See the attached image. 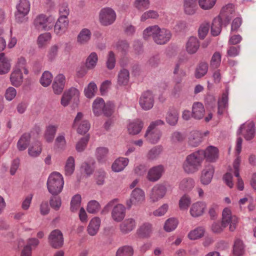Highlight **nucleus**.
Returning <instances> with one entry per match:
<instances>
[{
  "label": "nucleus",
  "mask_w": 256,
  "mask_h": 256,
  "mask_svg": "<svg viewBox=\"0 0 256 256\" xmlns=\"http://www.w3.org/2000/svg\"><path fill=\"white\" fill-rule=\"evenodd\" d=\"M202 150L196 151L186 156L183 164V168L188 174H193L200 169L204 160Z\"/></svg>",
  "instance_id": "1"
},
{
  "label": "nucleus",
  "mask_w": 256,
  "mask_h": 256,
  "mask_svg": "<svg viewBox=\"0 0 256 256\" xmlns=\"http://www.w3.org/2000/svg\"><path fill=\"white\" fill-rule=\"evenodd\" d=\"M144 38L152 36L156 44H164L170 40L171 34L166 29L160 28L158 26H154L148 28L144 30Z\"/></svg>",
  "instance_id": "2"
},
{
  "label": "nucleus",
  "mask_w": 256,
  "mask_h": 256,
  "mask_svg": "<svg viewBox=\"0 0 256 256\" xmlns=\"http://www.w3.org/2000/svg\"><path fill=\"white\" fill-rule=\"evenodd\" d=\"M64 184L62 176L56 172H52L49 176L47 182L48 192L52 195H57L62 192Z\"/></svg>",
  "instance_id": "3"
},
{
  "label": "nucleus",
  "mask_w": 256,
  "mask_h": 256,
  "mask_svg": "<svg viewBox=\"0 0 256 256\" xmlns=\"http://www.w3.org/2000/svg\"><path fill=\"white\" fill-rule=\"evenodd\" d=\"M242 140L241 138H238L236 140V154L237 155L236 158L233 162L234 176L238 178L237 188L240 190H242L244 188V184L240 176L239 167L240 163V157L238 156L242 150Z\"/></svg>",
  "instance_id": "4"
},
{
  "label": "nucleus",
  "mask_w": 256,
  "mask_h": 256,
  "mask_svg": "<svg viewBox=\"0 0 256 256\" xmlns=\"http://www.w3.org/2000/svg\"><path fill=\"white\" fill-rule=\"evenodd\" d=\"M54 22V19L52 16L40 14L34 18L33 24L36 29L46 30L50 29Z\"/></svg>",
  "instance_id": "5"
},
{
  "label": "nucleus",
  "mask_w": 256,
  "mask_h": 256,
  "mask_svg": "<svg viewBox=\"0 0 256 256\" xmlns=\"http://www.w3.org/2000/svg\"><path fill=\"white\" fill-rule=\"evenodd\" d=\"M206 110L203 104L200 102H195L192 106V117L198 120L204 118L206 122H208L212 118V114L211 112L208 113L204 117Z\"/></svg>",
  "instance_id": "6"
},
{
  "label": "nucleus",
  "mask_w": 256,
  "mask_h": 256,
  "mask_svg": "<svg viewBox=\"0 0 256 256\" xmlns=\"http://www.w3.org/2000/svg\"><path fill=\"white\" fill-rule=\"evenodd\" d=\"M164 124L163 121L161 120H157L155 122H152L148 126L146 133L144 135L146 138L150 142L154 144L156 143L160 138V132L157 130H154V128L156 126L162 125Z\"/></svg>",
  "instance_id": "7"
},
{
  "label": "nucleus",
  "mask_w": 256,
  "mask_h": 256,
  "mask_svg": "<svg viewBox=\"0 0 256 256\" xmlns=\"http://www.w3.org/2000/svg\"><path fill=\"white\" fill-rule=\"evenodd\" d=\"M116 18V14L111 8H102L100 14V20L104 26H108L112 24Z\"/></svg>",
  "instance_id": "8"
},
{
  "label": "nucleus",
  "mask_w": 256,
  "mask_h": 256,
  "mask_svg": "<svg viewBox=\"0 0 256 256\" xmlns=\"http://www.w3.org/2000/svg\"><path fill=\"white\" fill-rule=\"evenodd\" d=\"M82 114L78 112L73 124V126L76 128L77 132L80 134L87 132L90 128L89 122L86 120H82Z\"/></svg>",
  "instance_id": "9"
},
{
  "label": "nucleus",
  "mask_w": 256,
  "mask_h": 256,
  "mask_svg": "<svg viewBox=\"0 0 256 256\" xmlns=\"http://www.w3.org/2000/svg\"><path fill=\"white\" fill-rule=\"evenodd\" d=\"M79 95L78 90L76 88H72L64 93L61 98V104L64 106H66L71 100H77L78 99Z\"/></svg>",
  "instance_id": "10"
},
{
  "label": "nucleus",
  "mask_w": 256,
  "mask_h": 256,
  "mask_svg": "<svg viewBox=\"0 0 256 256\" xmlns=\"http://www.w3.org/2000/svg\"><path fill=\"white\" fill-rule=\"evenodd\" d=\"M49 242L55 248L62 247L64 243L63 236L62 232L58 230L52 231L49 236Z\"/></svg>",
  "instance_id": "11"
},
{
  "label": "nucleus",
  "mask_w": 256,
  "mask_h": 256,
  "mask_svg": "<svg viewBox=\"0 0 256 256\" xmlns=\"http://www.w3.org/2000/svg\"><path fill=\"white\" fill-rule=\"evenodd\" d=\"M145 198L144 192L140 188H135L132 192L129 200L126 202L128 208H130L132 204H136L142 202Z\"/></svg>",
  "instance_id": "12"
},
{
  "label": "nucleus",
  "mask_w": 256,
  "mask_h": 256,
  "mask_svg": "<svg viewBox=\"0 0 256 256\" xmlns=\"http://www.w3.org/2000/svg\"><path fill=\"white\" fill-rule=\"evenodd\" d=\"M238 218L234 214H232L231 210L225 208V228L228 226L230 231L234 232L237 226Z\"/></svg>",
  "instance_id": "13"
},
{
  "label": "nucleus",
  "mask_w": 256,
  "mask_h": 256,
  "mask_svg": "<svg viewBox=\"0 0 256 256\" xmlns=\"http://www.w3.org/2000/svg\"><path fill=\"white\" fill-rule=\"evenodd\" d=\"M254 124L252 122L244 124L240 126L239 132L244 136L246 140H250L254 136Z\"/></svg>",
  "instance_id": "14"
},
{
  "label": "nucleus",
  "mask_w": 256,
  "mask_h": 256,
  "mask_svg": "<svg viewBox=\"0 0 256 256\" xmlns=\"http://www.w3.org/2000/svg\"><path fill=\"white\" fill-rule=\"evenodd\" d=\"M154 98L150 91L148 90L143 93L140 100V104L142 108L148 110L154 106Z\"/></svg>",
  "instance_id": "15"
},
{
  "label": "nucleus",
  "mask_w": 256,
  "mask_h": 256,
  "mask_svg": "<svg viewBox=\"0 0 256 256\" xmlns=\"http://www.w3.org/2000/svg\"><path fill=\"white\" fill-rule=\"evenodd\" d=\"M166 192V187L162 184H156L152 190L150 198L154 202L162 198Z\"/></svg>",
  "instance_id": "16"
},
{
  "label": "nucleus",
  "mask_w": 256,
  "mask_h": 256,
  "mask_svg": "<svg viewBox=\"0 0 256 256\" xmlns=\"http://www.w3.org/2000/svg\"><path fill=\"white\" fill-rule=\"evenodd\" d=\"M246 254V245L239 238H235L232 246V256H244Z\"/></svg>",
  "instance_id": "17"
},
{
  "label": "nucleus",
  "mask_w": 256,
  "mask_h": 256,
  "mask_svg": "<svg viewBox=\"0 0 256 256\" xmlns=\"http://www.w3.org/2000/svg\"><path fill=\"white\" fill-rule=\"evenodd\" d=\"M164 170L162 165L154 166L149 170L147 178L151 182H156L161 178Z\"/></svg>",
  "instance_id": "18"
},
{
  "label": "nucleus",
  "mask_w": 256,
  "mask_h": 256,
  "mask_svg": "<svg viewBox=\"0 0 256 256\" xmlns=\"http://www.w3.org/2000/svg\"><path fill=\"white\" fill-rule=\"evenodd\" d=\"M214 168L212 165L206 166L202 171L200 182L204 185L210 184L212 178Z\"/></svg>",
  "instance_id": "19"
},
{
  "label": "nucleus",
  "mask_w": 256,
  "mask_h": 256,
  "mask_svg": "<svg viewBox=\"0 0 256 256\" xmlns=\"http://www.w3.org/2000/svg\"><path fill=\"white\" fill-rule=\"evenodd\" d=\"M93 111L96 115L98 116L102 112L105 114H108L110 112H110H106V107L104 100L102 98H97L93 103Z\"/></svg>",
  "instance_id": "20"
},
{
  "label": "nucleus",
  "mask_w": 256,
  "mask_h": 256,
  "mask_svg": "<svg viewBox=\"0 0 256 256\" xmlns=\"http://www.w3.org/2000/svg\"><path fill=\"white\" fill-rule=\"evenodd\" d=\"M30 2L28 0H20L16 6L17 18L20 17L19 15L23 17L26 16L30 12Z\"/></svg>",
  "instance_id": "21"
},
{
  "label": "nucleus",
  "mask_w": 256,
  "mask_h": 256,
  "mask_svg": "<svg viewBox=\"0 0 256 256\" xmlns=\"http://www.w3.org/2000/svg\"><path fill=\"white\" fill-rule=\"evenodd\" d=\"M65 84V77L63 74L57 76L52 84V88L56 94H60L62 92Z\"/></svg>",
  "instance_id": "22"
},
{
  "label": "nucleus",
  "mask_w": 256,
  "mask_h": 256,
  "mask_svg": "<svg viewBox=\"0 0 256 256\" xmlns=\"http://www.w3.org/2000/svg\"><path fill=\"white\" fill-rule=\"evenodd\" d=\"M68 20L66 17L60 16L54 26V32L58 34L64 33L68 26Z\"/></svg>",
  "instance_id": "23"
},
{
  "label": "nucleus",
  "mask_w": 256,
  "mask_h": 256,
  "mask_svg": "<svg viewBox=\"0 0 256 256\" xmlns=\"http://www.w3.org/2000/svg\"><path fill=\"white\" fill-rule=\"evenodd\" d=\"M206 208V204L203 202H196L193 204L190 209V214L194 217L202 216Z\"/></svg>",
  "instance_id": "24"
},
{
  "label": "nucleus",
  "mask_w": 256,
  "mask_h": 256,
  "mask_svg": "<svg viewBox=\"0 0 256 256\" xmlns=\"http://www.w3.org/2000/svg\"><path fill=\"white\" fill-rule=\"evenodd\" d=\"M204 154V158L210 162L215 161L218 157V148L212 146H210L204 150H202Z\"/></svg>",
  "instance_id": "25"
},
{
  "label": "nucleus",
  "mask_w": 256,
  "mask_h": 256,
  "mask_svg": "<svg viewBox=\"0 0 256 256\" xmlns=\"http://www.w3.org/2000/svg\"><path fill=\"white\" fill-rule=\"evenodd\" d=\"M112 216L114 220L121 221L125 216L124 206L121 204L116 206L112 210Z\"/></svg>",
  "instance_id": "26"
},
{
  "label": "nucleus",
  "mask_w": 256,
  "mask_h": 256,
  "mask_svg": "<svg viewBox=\"0 0 256 256\" xmlns=\"http://www.w3.org/2000/svg\"><path fill=\"white\" fill-rule=\"evenodd\" d=\"M203 134L198 130L192 131L188 136V144L192 146H197L202 141Z\"/></svg>",
  "instance_id": "27"
},
{
  "label": "nucleus",
  "mask_w": 256,
  "mask_h": 256,
  "mask_svg": "<svg viewBox=\"0 0 256 256\" xmlns=\"http://www.w3.org/2000/svg\"><path fill=\"white\" fill-rule=\"evenodd\" d=\"M143 122L139 120L136 119L133 122H130L128 126V132L130 134L135 135L140 132L143 128Z\"/></svg>",
  "instance_id": "28"
},
{
  "label": "nucleus",
  "mask_w": 256,
  "mask_h": 256,
  "mask_svg": "<svg viewBox=\"0 0 256 256\" xmlns=\"http://www.w3.org/2000/svg\"><path fill=\"white\" fill-rule=\"evenodd\" d=\"M222 18L221 14L214 18L211 27V34L214 36H218L222 30Z\"/></svg>",
  "instance_id": "29"
},
{
  "label": "nucleus",
  "mask_w": 256,
  "mask_h": 256,
  "mask_svg": "<svg viewBox=\"0 0 256 256\" xmlns=\"http://www.w3.org/2000/svg\"><path fill=\"white\" fill-rule=\"evenodd\" d=\"M200 47V43L195 37H190L186 44V52L190 54H193L196 52Z\"/></svg>",
  "instance_id": "30"
},
{
  "label": "nucleus",
  "mask_w": 256,
  "mask_h": 256,
  "mask_svg": "<svg viewBox=\"0 0 256 256\" xmlns=\"http://www.w3.org/2000/svg\"><path fill=\"white\" fill-rule=\"evenodd\" d=\"M135 220L132 218L126 219L120 225V229L124 233H128L136 227Z\"/></svg>",
  "instance_id": "31"
},
{
  "label": "nucleus",
  "mask_w": 256,
  "mask_h": 256,
  "mask_svg": "<svg viewBox=\"0 0 256 256\" xmlns=\"http://www.w3.org/2000/svg\"><path fill=\"white\" fill-rule=\"evenodd\" d=\"M100 220L98 217H94L90 220L88 228V233L91 236L95 235L100 226Z\"/></svg>",
  "instance_id": "32"
},
{
  "label": "nucleus",
  "mask_w": 256,
  "mask_h": 256,
  "mask_svg": "<svg viewBox=\"0 0 256 256\" xmlns=\"http://www.w3.org/2000/svg\"><path fill=\"white\" fill-rule=\"evenodd\" d=\"M10 64L4 53L0 54V74L8 73L10 70Z\"/></svg>",
  "instance_id": "33"
},
{
  "label": "nucleus",
  "mask_w": 256,
  "mask_h": 256,
  "mask_svg": "<svg viewBox=\"0 0 256 256\" xmlns=\"http://www.w3.org/2000/svg\"><path fill=\"white\" fill-rule=\"evenodd\" d=\"M128 160L124 158H119L112 164V170L116 172H120L128 165Z\"/></svg>",
  "instance_id": "34"
},
{
  "label": "nucleus",
  "mask_w": 256,
  "mask_h": 256,
  "mask_svg": "<svg viewBox=\"0 0 256 256\" xmlns=\"http://www.w3.org/2000/svg\"><path fill=\"white\" fill-rule=\"evenodd\" d=\"M10 80L13 86H20L23 80L21 70H14L11 74Z\"/></svg>",
  "instance_id": "35"
},
{
  "label": "nucleus",
  "mask_w": 256,
  "mask_h": 256,
  "mask_svg": "<svg viewBox=\"0 0 256 256\" xmlns=\"http://www.w3.org/2000/svg\"><path fill=\"white\" fill-rule=\"evenodd\" d=\"M30 140V135L28 133L23 134L17 144V147L19 150H25L29 145Z\"/></svg>",
  "instance_id": "36"
},
{
  "label": "nucleus",
  "mask_w": 256,
  "mask_h": 256,
  "mask_svg": "<svg viewBox=\"0 0 256 256\" xmlns=\"http://www.w3.org/2000/svg\"><path fill=\"white\" fill-rule=\"evenodd\" d=\"M152 232V225L148 223L142 224L137 230V234L140 238H148Z\"/></svg>",
  "instance_id": "37"
},
{
  "label": "nucleus",
  "mask_w": 256,
  "mask_h": 256,
  "mask_svg": "<svg viewBox=\"0 0 256 256\" xmlns=\"http://www.w3.org/2000/svg\"><path fill=\"white\" fill-rule=\"evenodd\" d=\"M130 79L129 72L126 69L121 70L118 75V83L120 86H126L128 83Z\"/></svg>",
  "instance_id": "38"
},
{
  "label": "nucleus",
  "mask_w": 256,
  "mask_h": 256,
  "mask_svg": "<svg viewBox=\"0 0 256 256\" xmlns=\"http://www.w3.org/2000/svg\"><path fill=\"white\" fill-rule=\"evenodd\" d=\"M198 0H184V8L186 13L188 14H193L195 12L197 6Z\"/></svg>",
  "instance_id": "39"
},
{
  "label": "nucleus",
  "mask_w": 256,
  "mask_h": 256,
  "mask_svg": "<svg viewBox=\"0 0 256 256\" xmlns=\"http://www.w3.org/2000/svg\"><path fill=\"white\" fill-rule=\"evenodd\" d=\"M208 70V64L204 62H202L199 64L195 72V76L196 78H200L204 76Z\"/></svg>",
  "instance_id": "40"
},
{
  "label": "nucleus",
  "mask_w": 256,
  "mask_h": 256,
  "mask_svg": "<svg viewBox=\"0 0 256 256\" xmlns=\"http://www.w3.org/2000/svg\"><path fill=\"white\" fill-rule=\"evenodd\" d=\"M52 36L50 33L45 32L40 34L37 40V44L39 48H42L46 46L51 40Z\"/></svg>",
  "instance_id": "41"
},
{
  "label": "nucleus",
  "mask_w": 256,
  "mask_h": 256,
  "mask_svg": "<svg viewBox=\"0 0 256 256\" xmlns=\"http://www.w3.org/2000/svg\"><path fill=\"white\" fill-rule=\"evenodd\" d=\"M91 33L88 29H83L79 34L78 36V42L81 44L87 42L90 38Z\"/></svg>",
  "instance_id": "42"
},
{
  "label": "nucleus",
  "mask_w": 256,
  "mask_h": 256,
  "mask_svg": "<svg viewBox=\"0 0 256 256\" xmlns=\"http://www.w3.org/2000/svg\"><path fill=\"white\" fill-rule=\"evenodd\" d=\"M98 57L96 53L92 52L88 56L86 62V66L88 69L94 68L97 63Z\"/></svg>",
  "instance_id": "43"
},
{
  "label": "nucleus",
  "mask_w": 256,
  "mask_h": 256,
  "mask_svg": "<svg viewBox=\"0 0 256 256\" xmlns=\"http://www.w3.org/2000/svg\"><path fill=\"white\" fill-rule=\"evenodd\" d=\"M42 150V144L40 142H36L32 144L28 149V154L33 157H36L40 155Z\"/></svg>",
  "instance_id": "44"
},
{
  "label": "nucleus",
  "mask_w": 256,
  "mask_h": 256,
  "mask_svg": "<svg viewBox=\"0 0 256 256\" xmlns=\"http://www.w3.org/2000/svg\"><path fill=\"white\" fill-rule=\"evenodd\" d=\"M194 186V180L192 179H184L180 184V188L183 191H188L192 190Z\"/></svg>",
  "instance_id": "45"
},
{
  "label": "nucleus",
  "mask_w": 256,
  "mask_h": 256,
  "mask_svg": "<svg viewBox=\"0 0 256 256\" xmlns=\"http://www.w3.org/2000/svg\"><path fill=\"white\" fill-rule=\"evenodd\" d=\"M56 128L57 127L53 126H49L47 127L44 134V138L47 142H50L53 140Z\"/></svg>",
  "instance_id": "46"
},
{
  "label": "nucleus",
  "mask_w": 256,
  "mask_h": 256,
  "mask_svg": "<svg viewBox=\"0 0 256 256\" xmlns=\"http://www.w3.org/2000/svg\"><path fill=\"white\" fill-rule=\"evenodd\" d=\"M204 230L202 227H198L190 231L188 235L191 240H196L204 236Z\"/></svg>",
  "instance_id": "47"
},
{
  "label": "nucleus",
  "mask_w": 256,
  "mask_h": 256,
  "mask_svg": "<svg viewBox=\"0 0 256 256\" xmlns=\"http://www.w3.org/2000/svg\"><path fill=\"white\" fill-rule=\"evenodd\" d=\"M65 172L66 175H71L74 172V160L72 156H70L66 164Z\"/></svg>",
  "instance_id": "48"
},
{
  "label": "nucleus",
  "mask_w": 256,
  "mask_h": 256,
  "mask_svg": "<svg viewBox=\"0 0 256 256\" xmlns=\"http://www.w3.org/2000/svg\"><path fill=\"white\" fill-rule=\"evenodd\" d=\"M98 90L96 85L94 82H90L84 90L85 96L88 98L93 97Z\"/></svg>",
  "instance_id": "49"
},
{
  "label": "nucleus",
  "mask_w": 256,
  "mask_h": 256,
  "mask_svg": "<svg viewBox=\"0 0 256 256\" xmlns=\"http://www.w3.org/2000/svg\"><path fill=\"white\" fill-rule=\"evenodd\" d=\"M134 250L131 246H124L118 249L116 256H132Z\"/></svg>",
  "instance_id": "50"
},
{
  "label": "nucleus",
  "mask_w": 256,
  "mask_h": 256,
  "mask_svg": "<svg viewBox=\"0 0 256 256\" xmlns=\"http://www.w3.org/2000/svg\"><path fill=\"white\" fill-rule=\"evenodd\" d=\"M178 114L174 110H170L167 114L166 120L167 122L171 125H174L176 124L178 120Z\"/></svg>",
  "instance_id": "51"
},
{
  "label": "nucleus",
  "mask_w": 256,
  "mask_h": 256,
  "mask_svg": "<svg viewBox=\"0 0 256 256\" xmlns=\"http://www.w3.org/2000/svg\"><path fill=\"white\" fill-rule=\"evenodd\" d=\"M178 224V221L177 220L174 218H170L166 222L164 229L166 232H171L176 228Z\"/></svg>",
  "instance_id": "52"
},
{
  "label": "nucleus",
  "mask_w": 256,
  "mask_h": 256,
  "mask_svg": "<svg viewBox=\"0 0 256 256\" xmlns=\"http://www.w3.org/2000/svg\"><path fill=\"white\" fill-rule=\"evenodd\" d=\"M81 199V196L80 194H76L72 197L70 203L72 212H75L78 209L80 205Z\"/></svg>",
  "instance_id": "53"
},
{
  "label": "nucleus",
  "mask_w": 256,
  "mask_h": 256,
  "mask_svg": "<svg viewBox=\"0 0 256 256\" xmlns=\"http://www.w3.org/2000/svg\"><path fill=\"white\" fill-rule=\"evenodd\" d=\"M222 56L218 52H216L214 54L210 62V67L216 68L220 64Z\"/></svg>",
  "instance_id": "54"
},
{
  "label": "nucleus",
  "mask_w": 256,
  "mask_h": 256,
  "mask_svg": "<svg viewBox=\"0 0 256 256\" xmlns=\"http://www.w3.org/2000/svg\"><path fill=\"white\" fill-rule=\"evenodd\" d=\"M52 79V74L48 71L44 72L40 80V82L44 86H49Z\"/></svg>",
  "instance_id": "55"
},
{
  "label": "nucleus",
  "mask_w": 256,
  "mask_h": 256,
  "mask_svg": "<svg viewBox=\"0 0 256 256\" xmlns=\"http://www.w3.org/2000/svg\"><path fill=\"white\" fill-rule=\"evenodd\" d=\"M86 210L89 213L95 214L100 210V205L96 200H91L88 203Z\"/></svg>",
  "instance_id": "56"
},
{
  "label": "nucleus",
  "mask_w": 256,
  "mask_h": 256,
  "mask_svg": "<svg viewBox=\"0 0 256 256\" xmlns=\"http://www.w3.org/2000/svg\"><path fill=\"white\" fill-rule=\"evenodd\" d=\"M191 202L190 198L187 195L183 196L179 200L178 206L181 210L188 209Z\"/></svg>",
  "instance_id": "57"
},
{
  "label": "nucleus",
  "mask_w": 256,
  "mask_h": 256,
  "mask_svg": "<svg viewBox=\"0 0 256 256\" xmlns=\"http://www.w3.org/2000/svg\"><path fill=\"white\" fill-rule=\"evenodd\" d=\"M90 136H86L82 138L76 144V148L78 152H82L87 146L89 140Z\"/></svg>",
  "instance_id": "58"
},
{
  "label": "nucleus",
  "mask_w": 256,
  "mask_h": 256,
  "mask_svg": "<svg viewBox=\"0 0 256 256\" xmlns=\"http://www.w3.org/2000/svg\"><path fill=\"white\" fill-rule=\"evenodd\" d=\"M134 6L138 10L143 11L149 8V0H136L134 4Z\"/></svg>",
  "instance_id": "59"
},
{
  "label": "nucleus",
  "mask_w": 256,
  "mask_h": 256,
  "mask_svg": "<svg viewBox=\"0 0 256 256\" xmlns=\"http://www.w3.org/2000/svg\"><path fill=\"white\" fill-rule=\"evenodd\" d=\"M216 0H199L200 7L204 10H209L212 8L216 3Z\"/></svg>",
  "instance_id": "60"
},
{
  "label": "nucleus",
  "mask_w": 256,
  "mask_h": 256,
  "mask_svg": "<svg viewBox=\"0 0 256 256\" xmlns=\"http://www.w3.org/2000/svg\"><path fill=\"white\" fill-rule=\"evenodd\" d=\"M224 223V210L222 212V218L220 222H214L212 227V230L215 233H220L222 232Z\"/></svg>",
  "instance_id": "61"
},
{
  "label": "nucleus",
  "mask_w": 256,
  "mask_h": 256,
  "mask_svg": "<svg viewBox=\"0 0 256 256\" xmlns=\"http://www.w3.org/2000/svg\"><path fill=\"white\" fill-rule=\"evenodd\" d=\"M186 138L185 136L178 132H174L172 136L171 140L173 143L181 142Z\"/></svg>",
  "instance_id": "62"
},
{
  "label": "nucleus",
  "mask_w": 256,
  "mask_h": 256,
  "mask_svg": "<svg viewBox=\"0 0 256 256\" xmlns=\"http://www.w3.org/2000/svg\"><path fill=\"white\" fill-rule=\"evenodd\" d=\"M158 16V12L154 10H148L144 12L141 16V20L145 21L148 18H156Z\"/></svg>",
  "instance_id": "63"
},
{
  "label": "nucleus",
  "mask_w": 256,
  "mask_h": 256,
  "mask_svg": "<svg viewBox=\"0 0 256 256\" xmlns=\"http://www.w3.org/2000/svg\"><path fill=\"white\" fill-rule=\"evenodd\" d=\"M16 90L13 87H9L6 90L4 96L7 100H11L16 97Z\"/></svg>",
  "instance_id": "64"
}]
</instances>
